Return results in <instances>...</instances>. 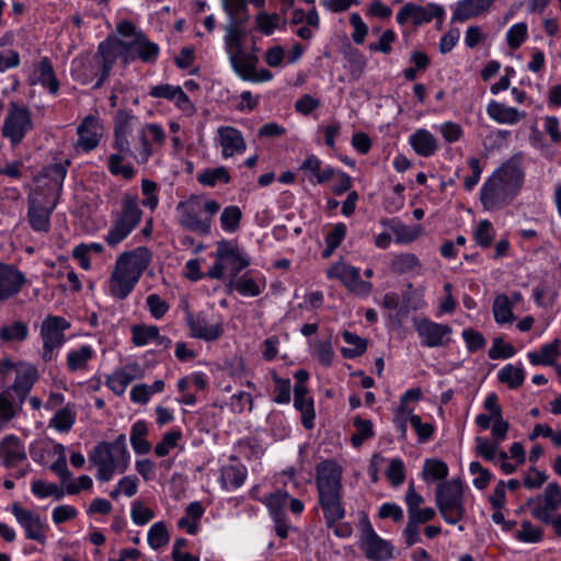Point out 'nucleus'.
I'll return each instance as SVG.
<instances>
[{
    "mask_svg": "<svg viewBox=\"0 0 561 561\" xmlns=\"http://www.w3.org/2000/svg\"><path fill=\"white\" fill-rule=\"evenodd\" d=\"M523 156L514 154L480 188V202L488 211L507 207L518 195L524 183Z\"/></svg>",
    "mask_w": 561,
    "mask_h": 561,
    "instance_id": "nucleus-1",
    "label": "nucleus"
},
{
    "mask_svg": "<svg viewBox=\"0 0 561 561\" xmlns=\"http://www.w3.org/2000/svg\"><path fill=\"white\" fill-rule=\"evenodd\" d=\"M318 503L329 528L346 515L343 501L342 467L335 460H324L316 468Z\"/></svg>",
    "mask_w": 561,
    "mask_h": 561,
    "instance_id": "nucleus-2",
    "label": "nucleus"
},
{
    "mask_svg": "<svg viewBox=\"0 0 561 561\" xmlns=\"http://www.w3.org/2000/svg\"><path fill=\"white\" fill-rule=\"evenodd\" d=\"M151 257L152 254L146 247L122 253L110 278L111 294L118 299H125L149 266Z\"/></svg>",
    "mask_w": 561,
    "mask_h": 561,
    "instance_id": "nucleus-3",
    "label": "nucleus"
},
{
    "mask_svg": "<svg viewBox=\"0 0 561 561\" xmlns=\"http://www.w3.org/2000/svg\"><path fill=\"white\" fill-rule=\"evenodd\" d=\"M142 211L137 197L125 194L122 199V209L113 216L112 225L104 237L111 248H116L139 225Z\"/></svg>",
    "mask_w": 561,
    "mask_h": 561,
    "instance_id": "nucleus-4",
    "label": "nucleus"
},
{
    "mask_svg": "<svg viewBox=\"0 0 561 561\" xmlns=\"http://www.w3.org/2000/svg\"><path fill=\"white\" fill-rule=\"evenodd\" d=\"M463 497V484L459 478L437 485L435 492L436 506L447 524L455 525L465 517Z\"/></svg>",
    "mask_w": 561,
    "mask_h": 561,
    "instance_id": "nucleus-5",
    "label": "nucleus"
},
{
    "mask_svg": "<svg viewBox=\"0 0 561 561\" xmlns=\"http://www.w3.org/2000/svg\"><path fill=\"white\" fill-rule=\"evenodd\" d=\"M98 54L100 57H96L94 60L88 61L85 65H83V67L89 70V73L79 70H76L73 73L76 81L81 84H89L92 82L93 75H96L98 71H101L100 77L93 85L94 89H99L103 85L105 80L108 78L113 65L117 58L116 49L111 43H101L99 45Z\"/></svg>",
    "mask_w": 561,
    "mask_h": 561,
    "instance_id": "nucleus-6",
    "label": "nucleus"
},
{
    "mask_svg": "<svg viewBox=\"0 0 561 561\" xmlns=\"http://www.w3.org/2000/svg\"><path fill=\"white\" fill-rule=\"evenodd\" d=\"M33 127L30 108L16 102H11L2 125V136L10 140L12 147H16Z\"/></svg>",
    "mask_w": 561,
    "mask_h": 561,
    "instance_id": "nucleus-7",
    "label": "nucleus"
},
{
    "mask_svg": "<svg viewBox=\"0 0 561 561\" xmlns=\"http://www.w3.org/2000/svg\"><path fill=\"white\" fill-rule=\"evenodd\" d=\"M413 328L423 346L444 347L451 341L453 329L448 324L437 323L426 318H414Z\"/></svg>",
    "mask_w": 561,
    "mask_h": 561,
    "instance_id": "nucleus-8",
    "label": "nucleus"
},
{
    "mask_svg": "<svg viewBox=\"0 0 561 561\" xmlns=\"http://www.w3.org/2000/svg\"><path fill=\"white\" fill-rule=\"evenodd\" d=\"M56 202L48 203L46 195L39 188L33 190L27 196V219L33 230L47 232L50 226V214Z\"/></svg>",
    "mask_w": 561,
    "mask_h": 561,
    "instance_id": "nucleus-9",
    "label": "nucleus"
},
{
    "mask_svg": "<svg viewBox=\"0 0 561 561\" xmlns=\"http://www.w3.org/2000/svg\"><path fill=\"white\" fill-rule=\"evenodd\" d=\"M360 531V548L368 560L389 561L393 558V546L379 537L368 520L363 523Z\"/></svg>",
    "mask_w": 561,
    "mask_h": 561,
    "instance_id": "nucleus-10",
    "label": "nucleus"
},
{
    "mask_svg": "<svg viewBox=\"0 0 561 561\" xmlns=\"http://www.w3.org/2000/svg\"><path fill=\"white\" fill-rule=\"evenodd\" d=\"M115 46H119L124 50V61L128 62L139 58L144 62H154L159 55V46L156 43H152L148 39V37L142 32H138L136 34V38H133L129 42L126 41H117Z\"/></svg>",
    "mask_w": 561,
    "mask_h": 561,
    "instance_id": "nucleus-11",
    "label": "nucleus"
},
{
    "mask_svg": "<svg viewBox=\"0 0 561 561\" xmlns=\"http://www.w3.org/2000/svg\"><path fill=\"white\" fill-rule=\"evenodd\" d=\"M70 324L61 317H47L41 327L43 339V359L49 362L53 358V351L62 345L65 341L64 332Z\"/></svg>",
    "mask_w": 561,
    "mask_h": 561,
    "instance_id": "nucleus-12",
    "label": "nucleus"
},
{
    "mask_svg": "<svg viewBox=\"0 0 561 561\" xmlns=\"http://www.w3.org/2000/svg\"><path fill=\"white\" fill-rule=\"evenodd\" d=\"M202 208L198 197H191L187 202H180L176 210L181 214L179 224L187 230L208 234L210 232L211 220L210 218L199 217Z\"/></svg>",
    "mask_w": 561,
    "mask_h": 561,
    "instance_id": "nucleus-13",
    "label": "nucleus"
},
{
    "mask_svg": "<svg viewBox=\"0 0 561 561\" xmlns=\"http://www.w3.org/2000/svg\"><path fill=\"white\" fill-rule=\"evenodd\" d=\"M185 321L190 329L191 335L206 342L218 340L224 333V324L221 321L210 322L204 312L193 313L186 306Z\"/></svg>",
    "mask_w": 561,
    "mask_h": 561,
    "instance_id": "nucleus-14",
    "label": "nucleus"
},
{
    "mask_svg": "<svg viewBox=\"0 0 561 561\" xmlns=\"http://www.w3.org/2000/svg\"><path fill=\"white\" fill-rule=\"evenodd\" d=\"M90 461L98 468L96 478L100 481H110L116 469L121 471L122 460L115 459L111 443H99L89 455Z\"/></svg>",
    "mask_w": 561,
    "mask_h": 561,
    "instance_id": "nucleus-15",
    "label": "nucleus"
},
{
    "mask_svg": "<svg viewBox=\"0 0 561 561\" xmlns=\"http://www.w3.org/2000/svg\"><path fill=\"white\" fill-rule=\"evenodd\" d=\"M445 10L442 5L435 3H428L425 7L407 3L397 13V22L399 24H405L408 20H411L413 24L421 25L423 23L431 22L433 19L442 20L444 18Z\"/></svg>",
    "mask_w": 561,
    "mask_h": 561,
    "instance_id": "nucleus-16",
    "label": "nucleus"
},
{
    "mask_svg": "<svg viewBox=\"0 0 561 561\" xmlns=\"http://www.w3.org/2000/svg\"><path fill=\"white\" fill-rule=\"evenodd\" d=\"M11 512L23 527L27 539L45 543L44 525L37 513L22 507L20 503H13Z\"/></svg>",
    "mask_w": 561,
    "mask_h": 561,
    "instance_id": "nucleus-17",
    "label": "nucleus"
},
{
    "mask_svg": "<svg viewBox=\"0 0 561 561\" xmlns=\"http://www.w3.org/2000/svg\"><path fill=\"white\" fill-rule=\"evenodd\" d=\"M15 373L14 382L7 389L15 394L21 405L38 379V373L34 365L24 362L18 363Z\"/></svg>",
    "mask_w": 561,
    "mask_h": 561,
    "instance_id": "nucleus-18",
    "label": "nucleus"
},
{
    "mask_svg": "<svg viewBox=\"0 0 561 561\" xmlns=\"http://www.w3.org/2000/svg\"><path fill=\"white\" fill-rule=\"evenodd\" d=\"M26 278L15 266L0 263V300L18 295Z\"/></svg>",
    "mask_w": 561,
    "mask_h": 561,
    "instance_id": "nucleus-19",
    "label": "nucleus"
},
{
    "mask_svg": "<svg viewBox=\"0 0 561 561\" xmlns=\"http://www.w3.org/2000/svg\"><path fill=\"white\" fill-rule=\"evenodd\" d=\"M144 375L145 370L139 364L130 363L108 376L106 385L114 393L121 396L125 392L129 383L136 379L142 378Z\"/></svg>",
    "mask_w": 561,
    "mask_h": 561,
    "instance_id": "nucleus-20",
    "label": "nucleus"
},
{
    "mask_svg": "<svg viewBox=\"0 0 561 561\" xmlns=\"http://www.w3.org/2000/svg\"><path fill=\"white\" fill-rule=\"evenodd\" d=\"M77 134L79 136L77 146L87 152L93 150L98 147L102 136L100 121L93 115H88L78 126Z\"/></svg>",
    "mask_w": 561,
    "mask_h": 561,
    "instance_id": "nucleus-21",
    "label": "nucleus"
},
{
    "mask_svg": "<svg viewBox=\"0 0 561 561\" xmlns=\"http://www.w3.org/2000/svg\"><path fill=\"white\" fill-rule=\"evenodd\" d=\"M527 505L530 507L533 517L537 510L552 514L554 511L561 508V486L557 482H550L546 486L543 495L529 499Z\"/></svg>",
    "mask_w": 561,
    "mask_h": 561,
    "instance_id": "nucleus-22",
    "label": "nucleus"
},
{
    "mask_svg": "<svg viewBox=\"0 0 561 561\" xmlns=\"http://www.w3.org/2000/svg\"><path fill=\"white\" fill-rule=\"evenodd\" d=\"M217 134L224 158H229L236 153H242L245 151V140L241 131L237 128L231 126H221L217 129Z\"/></svg>",
    "mask_w": 561,
    "mask_h": 561,
    "instance_id": "nucleus-23",
    "label": "nucleus"
},
{
    "mask_svg": "<svg viewBox=\"0 0 561 561\" xmlns=\"http://www.w3.org/2000/svg\"><path fill=\"white\" fill-rule=\"evenodd\" d=\"M26 458L24 446L15 435H7L0 442V459L5 467H15Z\"/></svg>",
    "mask_w": 561,
    "mask_h": 561,
    "instance_id": "nucleus-24",
    "label": "nucleus"
},
{
    "mask_svg": "<svg viewBox=\"0 0 561 561\" xmlns=\"http://www.w3.org/2000/svg\"><path fill=\"white\" fill-rule=\"evenodd\" d=\"M308 388L306 386L294 387V407L301 413V423L306 430H312L314 426V405L313 399L308 397Z\"/></svg>",
    "mask_w": 561,
    "mask_h": 561,
    "instance_id": "nucleus-25",
    "label": "nucleus"
},
{
    "mask_svg": "<svg viewBox=\"0 0 561 561\" xmlns=\"http://www.w3.org/2000/svg\"><path fill=\"white\" fill-rule=\"evenodd\" d=\"M486 113L496 123L508 125L517 124L526 116L525 112L496 101H491L488 104Z\"/></svg>",
    "mask_w": 561,
    "mask_h": 561,
    "instance_id": "nucleus-26",
    "label": "nucleus"
},
{
    "mask_svg": "<svg viewBox=\"0 0 561 561\" xmlns=\"http://www.w3.org/2000/svg\"><path fill=\"white\" fill-rule=\"evenodd\" d=\"M494 0H461L458 2L453 21L465 22L489 10Z\"/></svg>",
    "mask_w": 561,
    "mask_h": 561,
    "instance_id": "nucleus-27",
    "label": "nucleus"
},
{
    "mask_svg": "<svg viewBox=\"0 0 561 561\" xmlns=\"http://www.w3.org/2000/svg\"><path fill=\"white\" fill-rule=\"evenodd\" d=\"M229 56V60L233 70L243 79L248 80V77L256 68V64L259 58L253 53L244 51L243 49L239 51L231 53Z\"/></svg>",
    "mask_w": 561,
    "mask_h": 561,
    "instance_id": "nucleus-28",
    "label": "nucleus"
},
{
    "mask_svg": "<svg viewBox=\"0 0 561 561\" xmlns=\"http://www.w3.org/2000/svg\"><path fill=\"white\" fill-rule=\"evenodd\" d=\"M410 145L421 157H430L437 150V140L426 129H417L410 136Z\"/></svg>",
    "mask_w": 561,
    "mask_h": 561,
    "instance_id": "nucleus-29",
    "label": "nucleus"
},
{
    "mask_svg": "<svg viewBox=\"0 0 561 561\" xmlns=\"http://www.w3.org/2000/svg\"><path fill=\"white\" fill-rule=\"evenodd\" d=\"M34 75L36 76L37 81L44 88H47L51 94H56L58 92L59 81L55 75L53 65L47 57L42 58L35 66Z\"/></svg>",
    "mask_w": 561,
    "mask_h": 561,
    "instance_id": "nucleus-30",
    "label": "nucleus"
},
{
    "mask_svg": "<svg viewBox=\"0 0 561 561\" xmlns=\"http://www.w3.org/2000/svg\"><path fill=\"white\" fill-rule=\"evenodd\" d=\"M561 355V341L554 339L551 343L541 346L540 352H531L528 354L529 362L533 365L550 366L554 364Z\"/></svg>",
    "mask_w": 561,
    "mask_h": 561,
    "instance_id": "nucleus-31",
    "label": "nucleus"
},
{
    "mask_svg": "<svg viewBox=\"0 0 561 561\" xmlns=\"http://www.w3.org/2000/svg\"><path fill=\"white\" fill-rule=\"evenodd\" d=\"M148 434L147 424L145 421H137L130 431V444L136 454L145 455L151 449L150 443L146 439Z\"/></svg>",
    "mask_w": 561,
    "mask_h": 561,
    "instance_id": "nucleus-32",
    "label": "nucleus"
},
{
    "mask_svg": "<svg viewBox=\"0 0 561 561\" xmlns=\"http://www.w3.org/2000/svg\"><path fill=\"white\" fill-rule=\"evenodd\" d=\"M359 275V268L348 265L345 262L334 263L328 271L327 276L331 279H339L347 288L350 284Z\"/></svg>",
    "mask_w": 561,
    "mask_h": 561,
    "instance_id": "nucleus-33",
    "label": "nucleus"
},
{
    "mask_svg": "<svg viewBox=\"0 0 561 561\" xmlns=\"http://www.w3.org/2000/svg\"><path fill=\"white\" fill-rule=\"evenodd\" d=\"M69 164L70 161L66 160L65 162L46 165L38 176L48 179L59 194L61 192L62 183L66 178L67 168L69 167Z\"/></svg>",
    "mask_w": 561,
    "mask_h": 561,
    "instance_id": "nucleus-34",
    "label": "nucleus"
},
{
    "mask_svg": "<svg viewBox=\"0 0 561 561\" xmlns=\"http://www.w3.org/2000/svg\"><path fill=\"white\" fill-rule=\"evenodd\" d=\"M222 9L229 18L228 22L245 23L249 20L248 0H222Z\"/></svg>",
    "mask_w": 561,
    "mask_h": 561,
    "instance_id": "nucleus-35",
    "label": "nucleus"
},
{
    "mask_svg": "<svg viewBox=\"0 0 561 561\" xmlns=\"http://www.w3.org/2000/svg\"><path fill=\"white\" fill-rule=\"evenodd\" d=\"M28 336V327L22 321H15L0 328V340L4 343L23 342Z\"/></svg>",
    "mask_w": 561,
    "mask_h": 561,
    "instance_id": "nucleus-36",
    "label": "nucleus"
},
{
    "mask_svg": "<svg viewBox=\"0 0 561 561\" xmlns=\"http://www.w3.org/2000/svg\"><path fill=\"white\" fill-rule=\"evenodd\" d=\"M231 180L229 171L225 167L205 169L197 175V181L202 185L214 187L218 183L227 184Z\"/></svg>",
    "mask_w": 561,
    "mask_h": 561,
    "instance_id": "nucleus-37",
    "label": "nucleus"
},
{
    "mask_svg": "<svg viewBox=\"0 0 561 561\" xmlns=\"http://www.w3.org/2000/svg\"><path fill=\"white\" fill-rule=\"evenodd\" d=\"M497 379L500 382L506 383L511 389H517L525 380V371L522 367L507 364L497 373Z\"/></svg>",
    "mask_w": 561,
    "mask_h": 561,
    "instance_id": "nucleus-38",
    "label": "nucleus"
},
{
    "mask_svg": "<svg viewBox=\"0 0 561 561\" xmlns=\"http://www.w3.org/2000/svg\"><path fill=\"white\" fill-rule=\"evenodd\" d=\"M343 340L346 344L352 345V347H342L341 353L345 358H355L363 355L367 350V341L362 339L355 333L350 331H344Z\"/></svg>",
    "mask_w": 561,
    "mask_h": 561,
    "instance_id": "nucleus-39",
    "label": "nucleus"
},
{
    "mask_svg": "<svg viewBox=\"0 0 561 561\" xmlns=\"http://www.w3.org/2000/svg\"><path fill=\"white\" fill-rule=\"evenodd\" d=\"M244 23H234V22H228L225 26V45L228 55L234 51H239L243 49L242 47V37L243 33L241 31V26Z\"/></svg>",
    "mask_w": 561,
    "mask_h": 561,
    "instance_id": "nucleus-40",
    "label": "nucleus"
},
{
    "mask_svg": "<svg viewBox=\"0 0 561 561\" xmlns=\"http://www.w3.org/2000/svg\"><path fill=\"white\" fill-rule=\"evenodd\" d=\"M492 310L495 321L500 324L511 323L514 320L512 302L504 294L495 297Z\"/></svg>",
    "mask_w": 561,
    "mask_h": 561,
    "instance_id": "nucleus-41",
    "label": "nucleus"
},
{
    "mask_svg": "<svg viewBox=\"0 0 561 561\" xmlns=\"http://www.w3.org/2000/svg\"><path fill=\"white\" fill-rule=\"evenodd\" d=\"M76 422V412L70 405H66L58 410L49 421V426L58 432L67 433L71 430Z\"/></svg>",
    "mask_w": 561,
    "mask_h": 561,
    "instance_id": "nucleus-42",
    "label": "nucleus"
},
{
    "mask_svg": "<svg viewBox=\"0 0 561 561\" xmlns=\"http://www.w3.org/2000/svg\"><path fill=\"white\" fill-rule=\"evenodd\" d=\"M354 427L356 428V432L352 435L351 443L356 448L362 446L365 440L371 438L375 435L373 422L370 420L356 416L354 419Z\"/></svg>",
    "mask_w": 561,
    "mask_h": 561,
    "instance_id": "nucleus-43",
    "label": "nucleus"
},
{
    "mask_svg": "<svg viewBox=\"0 0 561 561\" xmlns=\"http://www.w3.org/2000/svg\"><path fill=\"white\" fill-rule=\"evenodd\" d=\"M421 266L420 260L415 254L401 253L394 255L391 261V270L398 274H405Z\"/></svg>",
    "mask_w": 561,
    "mask_h": 561,
    "instance_id": "nucleus-44",
    "label": "nucleus"
},
{
    "mask_svg": "<svg viewBox=\"0 0 561 561\" xmlns=\"http://www.w3.org/2000/svg\"><path fill=\"white\" fill-rule=\"evenodd\" d=\"M92 355L93 351L88 345H83L79 350L70 352L67 356V366L69 370L76 371L85 367Z\"/></svg>",
    "mask_w": 561,
    "mask_h": 561,
    "instance_id": "nucleus-45",
    "label": "nucleus"
},
{
    "mask_svg": "<svg viewBox=\"0 0 561 561\" xmlns=\"http://www.w3.org/2000/svg\"><path fill=\"white\" fill-rule=\"evenodd\" d=\"M495 231L490 220H480L474 232L473 238L478 245L481 248H489L494 239Z\"/></svg>",
    "mask_w": 561,
    "mask_h": 561,
    "instance_id": "nucleus-46",
    "label": "nucleus"
},
{
    "mask_svg": "<svg viewBox=\"0 0 561 561\" xmlns=\"http://www.w3.org/2000/svg\"><path fill=\"white\" fill-rule=\"evenodd\" d=\"M170 536L162 522L154 523L148 531V543L152 549H159L169 542Z\"/></svg>",
    "mask_w": 561,
    "mask_h": 561,
    "instance_id": "nucleus-47",
    "label": "nucleus"
},
{
    "mask_svg": "<svg viewBox=\"0 0 561 561\" xmlns=\"http://www.w3.org/2000/svg\"><path fill=\"white\" fill-rule=\"evenodd\" d=\"M242 217L241 209L238 206L226 207L220 215V224L225 231L233 232L240 226Z\"/></svg>",
    "mask_w": 561,
    "mask_h": 561,
    "instance_id": "nucleus-48",
    "label": "nucleus"
},
{
    "mask_svg": "<svg viewBox=\"0 0 561 561\" xmlns=\"http://www.w3.org/2000/svg\"><path fill=\"white\" fill-rule=\"evenodd\" d=\"M245 472L236 466H228L222 469L221 482L226 489H237L243 484Z\"/></svg>",
    "mask_w": 561,
    "mask_h": 561,
    "instance_id": "nucleus-49",
    "label": "nucleus"
},
{
    "mask_svg": "<svg viewBox=\"0 0 561 561\" xmlns=\"http://www.w3.org/2000/svg\"><path fill=\"white\" fill-rule=\"evenodd\" d=\"M542 537V529L540 527H535L529 520H523L520 529L515 534V538L517 540L528 543L540 542Z\"/></svg>",
    "mask_w": 561,
    "mask_h": 561,
    "instance_id": "nucleus-50",
    "label": "nucleus"
},
{
    "mask_svg": "<svg viewBox=\"0 0 561 561\" xmlns=\"http://www.w3.org/2000/svg\"><path fill=\"white\" fill-rule=\"evenodd\" d=\"M137 117L131 111L119 110L114 117V134L130 135Z\"/></svg>",
    "mask_w": 561,
    "mask_h": 561,
    "instance_id": "nucleus-51",
    "label": "nucleus"
},
{
    "mask_svg": "<svg viewBox=\"0 0 561 561\" xmlns=\"http://www.w3.org/2000/svg\"><path fill=\"white\" fill-rule=\"evenodd\" d=\"M32 492L37 497L53 496L56 500L62 499L65 491L55 483H46L43 480L32 482Z\"/></svg>",
    "mask_w": 561,
    "mask_h": 561,
    "instance_id": "nucleus-52",
    "label": "nucleus"
},
{
    "mask_svg": "<svg viewBox=\"0 0 561 561\" xmlns=\"http://www.w3.org/2000/svg\"><path fill=\"white\" fill-rule=\"evenodd\" d=\"M131 333L133 343L137 346H144L158 337V328L156 325H135Z\"/></svg>",
    "mask_w": 561,
    "mask_h": 561,
    "instance_id": "nucleus-53",
    "label": "nucleus"
},
{
    "mask_svg": "<svg viewBox=\"0 0 561 561\" xmlns=\"http://www.w3.org/2000/svg\"><path fill=\"white\" fill-rule=\"evenodd\" d=\"M344 57L351 65L352 73L358 78L367 66L365 56L358 49L348 45L344 49Z\"/></svg>",
    "mask_w": 561,
    "mask_h": 561,
    "instance_id": "nucleus-54",
    "label": "nucleus"
},
{
    "mask_svg": "<svg viewBox=\"0 0 561 561\" xmlns=\"http://www.w3.org/2000/svg\"><path fill=\"white\" fill-rule=\"evenodd\" d=\"M122 154H111L107 161V168L111 174L122 175L126 180H130L135 175V169L128 164H122Z\"/></svg>",
    "mask_w": 561,
    "mask_h": 561,
    "instance_id": "nucleus-55",
    "label": "nucleus"
},
{
    "mask_svg": "<svg viewBox=\"0 0 561 561\" xmlns=\"http://www.w3.org/2000/svg\"><path fill=\"white\" fill-rule=\"evenodd\" d=\"M448 474V467L442 460L427 459L423 469V478L431 477L433 480H443Z\"/></svg>",
    "mask_w": 561,
    "mask_h": 561,
    "instance_id": "nucleus-56",
    "label": "nucleus"
},
{
    "mask_svg": "<svg viewBox=\"0 0 561 561\" xmlns=\"http://www.w3.org/2000/svg\"><path fill=\"white\" fill-rule=\"evenodd\" d=\"M275 382L274 388V398L273 401L277 404H286L290 401V380L289 379H283L278 377L277 375H274L273 377Z\"/></svg>",
    "mask_w": 561,
    "mask_h": 561,
    "instance_id": "nucleus-57",
    "label": "nucleus"
},
{
    "mask_svg": "<svg viewBox=\"0 0 561 561\" xmlns=\"http://www.w3.org/2000/svg\"><path fill=\"white\" fill-rule=\"evenodd\" d=\"M469 471L472 476H476L472 484L478 490H484L489 485L492 474L486 468H483L480 462L472 461L469 466Z\"/></svg>",
    "mask_w": 561,
    "mask_h": 561,
    "instance_id": "nucleus-58",
    "label": "nucleus"
},
{
    "mask_svg": "<svg viewBox=\"0 0 561 561\" xmlns=\"http://www.w3.org/2000/svg\"><path fill=\"white\" fill-rule=\"evenodd\" d=\"M476 443H477V446H476L477 456H479L488 461L494 460L496 453H497L499 445H500L497 442L489 440L486 438L478 436L476 438Z\"/></svg>",
    "mask_w": 561,
    "mask_h": 561,
    "instance_id": "nucleus-59",
    "label": "nucleus"
},
{
    "mask_svg": "<svg viewBox=\"0 0 561 561\" xmlns=\"http://www.w3.org/2000/svg\"><path fill=\"white\" fill-rule=\"evenodd\" d=\"M289 500V494L287 492L277 491L273 494H270L266 499V505L271 512V516L285 515L283 507L286 505Z\"/></svg>",
    "mask_w": 561,
    "mask_h": 561,
    "instance_id": "nucleus-60",
    "label": "nucleus"
},
{
    "mask_svg": "<svg viewBox=\"0 0 561 561\" xmlns=\"http://www.w3.org/2000/svg\"><path fill=\"white\" fill-rule=\"evenodd\" d=\"M182 433L180 431L167 432L162 440L154 447V453L158 457H164L169 454L170 449L175 447L178 442L181 439Z\"/></svg>",
    "mask_w": 561,
    "mask_h": 561,
    "instance_id": "nucleus-61",
    "label": "nucleus"
},
{
    "mask_svg": "<svg viewBox=\"0 0 561 561\" xmlns=\"http://www.w3.org/2000/svg\"><path fill=\"white\" fill-rule=\"evenodd\" d=\"M515 348L512 344L505 343L502 337L493 340L492 347L489 350L488 355L491 359L510 358L514 356Z\"/></svg>",
    "mask_w": 561,
    "mask_h": 561,
    "instance_id": "nucleus-62",
    "label": "nucleus"
},
{
    "mask_svg": "<svg viewBox=\"0 0 561 561\" xmlns=\"http://www.w3.org/2000/svg\"><path fill=\"white\" fill-rule=\"evenodd\" d=\"M527 37V25L525 23L514 24L506 34L507 44L512 49H517Z\"/></svg>",
    "mask_w": 561,
    "mask_h": 561,
    "instance_id": "nucleus-63",
    "label": "nucleus"
},
{
    "mask_svg": "<svg viewBox=\"0 0 561 561\" xmlns=\"http://www.w3.org/2000/svg\"><path fill=\"white\" fill-rule=\"evenodd\" d=\"M386 476L393 486L402 484L405 479L403 461L399 458L392 459L386 471Z\"/></svg>",
    "mask_w": 561,
    "mask_h": 561,
    "instance_id": "nucleus-64",
    "label": "nucleus"
}]
</instances>
